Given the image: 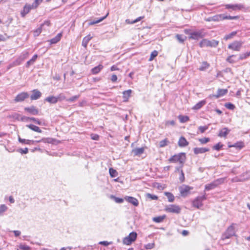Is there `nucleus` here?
<instances>
[{
    "label": "nucleus",
    "instance_id": "11",
    "mask_svg": "<svg viewBox=\"0 0 250 250\" xmlns=\"http://www.w3.org/2000/svg\"><path fill=\"white\" fill-rule=\"evenodd\" d=\"M29 97V94L26 92H22L18 94L14 99L15 103L22 102Z\"/></svg>",
    "mask_w": 250,
    "mask_h": 250
},
{
    "label": "nucleus",
    "instance_id": "4",
    "mask_svg": "<svg viewBox=\"0 0 250 250\" xmlns=\"http://www.w3.org/2000/svg\"><path fill=\"white\" fill-rule=\"evenodd\" d=\"M235 234L234 224H232L227 228L226 231L222 235L221 239L224 240L227 239H229L231 237L235 235Z\"/></svg>",
    "mask_w": 250,
    "mask_h": 250
},
{
    "label": "nucleus",
    "instance_id": "12",
    "mask_svg": "<svg viewBox=\"0 0 250 250\" xmlns=\"http://www.w3.org/2000/svg\"><path fill=\"white\" fill-rule=\"evenodd\" d=\"M226 9H231L233 11L240 10L244 8V6L242 4H228L225 5Z\"/></svg>",
    "mask_w": 250,
    "mask_h": 250
},
{
    "label": "nucleus",
    "instance_id": "55",
    "mask_svg": "<svg viewBox=\"0 0 250 250\" xmlns=\"http://www.w3.org/2000/svg\"><path fill=\"white\" fill-rule=\"evenodd\" d=\"M80 97V95H75L70 98L67 99L66 101L68 102H74L77 100Z\"/></svg>",
    "mask_w": 250,
    "mask_h": 250
},
{
    "label": "nucleus",
    "instance_id": "1",
    "mask_svg": "<svg viewBox=\"0 0 250 250\" xmlns=\"http://www.w3.org/2000/svg\"><path fill=\"white\" fill-rule=\"evenodd\" d=\"M186 159V154L185 153H180L171 157L169 159V161L172 163L179 162V164L182 165V167H183Z\"/></svg>",
    "mask_w": 250,
    "mask_h": 250
},
{
    "label": "nucleus",
    "instance_id": "13",
    "mask_svg": "<svg viewBox=\"0 0 250 250\" xmlns=\"http://www.w3.org/2000/svg\"><path fill=\"white\" fill-rule=\"evenodd\" d=\"M24 109L25 111L33 115H37L39 114L38 109L34 105L25 107Z\"/></svg>",
    "mask_w": 250,
    "mask_h": 250
},
{
    "label": "nucleus",
    "instance_id": "54",
    "mask_svg": "<svg viewBox=\"0 0 250 250\" xmlns=\"http://www.w3.org/2000/svg\"><path fill=\"white\" fill-rule=\"evenodd\" d=\"M158 51L156 50H154L151 53L150 57L149 59V61H152L155 57H156L158 55Z\"/></svg>",
    "mask_w": 250,
    "mask_h": 250
},
{
    "label": "nucleus",
    "instance_id": "63",
    "mask_svg": "<svg viewBox=\"0 0 250 250\" xmlns=\"http://www.w3.org/2000/svg\"><path fill=\"white\" fill-rule=\"evenodd\" d=\"M42 1V0H35V1L32 4V8H36L39 4Z\"/></svg>",
    "mask_w": 250,
    "mask_h": 250
},
{
    "label": "nucleus",
    "instance_id": "19",
    "mask_svg": "<svg viewBox=\"0 0 250 250\" xmlns=\"http://www.w3.org/2000/svg\"><path fill=\"white\" fill-rule=\"evenodd\" d=\"M244 143L242 141H238L233 145H229V147H235L238 149H241L244 147Z\"/></svg>",
    "mask_w": 250,
    "mask_h": 250
},
{
    "label": "nucleus",
    "instance_id": "9",
    "mask_svg": "<svg viewBox=\"0 0 250 250\" xmlns=\"http://www.w3.org/2000/svg\"><path fill=\"white\" fill-rule=\"evenodd\" d=\"M224 182V179L220 178L218 179L212 183L207 184L205 186V190L208 191L210 190H211L212 189H214L216 187H217L219 185L221 184Z\"/></svg>",
    "mask_w": 250,
    "mask_h": 250
},
{
    "label": "nucleus",
    "instance_id": "32",
    "mask_svg": "<svg viewBox=\"0 0 250 250\" xmlns=\"http://www.w3.org/2000/svg\"><path fill=\"white\" fill-rule=\"evenodd\" d=\"M62 36V35L61 33L58 34L56 37L51 39L50 40V43L51 44H55V43H57L61 40V38Z\"/></svg>",
    "mask_w": 250,
    "mask_h": 250
},
{
    "label": "nucleus",
    "instance_id": "56",
    "mask_svg": "<svg viewBox=\"0 0 250 250\" xmlns=\"http://www.w3.org/2000/svg\"><path fill=\"white\" fill-rule=\"evenodd\" d=\"M233 182H244V179H242L240 175L236 176L232 179Z\"/></svg>",
    "mask_w": 250,
    "mask_h": 250
},
{
    "label": "nucleus",
    "instance_id": "5",
    "mask_svg": "<svg viewBox=\"0 0 250 250\" xmlns=\"http://www.w3.org/2000/svg\"><path fill=\"white\" fill-rule=\"evenodd\" d=\"M165 210L168 213L179 214L181 211V208L178 205L171 204L166 206Z\"/></svg>",
    "mask_w": 250,
    "mask_h": 250
},
{
    "label": "nucleus",
    "instance_id": "45",
    "mask_svg": "<svg viewBox=\"0 0 250 250\" xmlns=\"http://www.w3.org/2000/svg\"><path fill=\"white\" fill-rule=\"evenodd\" d=\"M239 18V16H227L224 14V17L223 19L224 20H237Z\"/></svg>",
    "mask_w": 250,
    "mask_h": 250
},
{
    "label": "nucleus",
    "instance_id": "25",
    "mask_svg": "<svg viewBox=\"0 0 250 250\" xmlns=\"http://www.w3.org/2000/svg\"><path fill=\"white\" fill-rule=\"evenodd\" d=\"M132 93V90L131 89H128L127 90L124 91L123 92V97L124 99V101L126 102L128 101V99L131 96V93Z\"/></svg>",
    "mask_w": 250,
    "mask_h": 250
},
{
    "label": "nucleus",
    "instance_id": "31",
    "mask_svg": "<svg viewBox=\"0 0 250 250\" xmlns=\"http://www.w3.org/2000/svg\"><path fill=\"white\" fill-rule=\"evenodd\" d=\"M103 66L102 64H99L97 66L94 67L91 69V72L93 74H98L102 69Z\"/></svg>",
    "mask_w": 250,
    "mask_h": 250
},
{
    "label": "nucleus",
    "instance_id": "10",
    "mask_svg": "<svg viewBox=\"0 0 250 250\" xmlns=\"http://www.w3.org/2000/svg\"><path fill=\"white\" fill-rule=\"evenodd\" d=\"M243 42L241 41H234L228 45V48L236 51H239Z\"/></svg>",
    "mask_w": 250,
    "mask_h": 250
},
{
    "label": "nucleus",
    "instance_id": "22",
    "mask_svg": "<svg viewBox=\"0 0 250 250\" xmlns=\"http://www.w3.org/2000/svg\"><path fill=\"white\" fill-rule=\"evenodd\" d=\"M230 130L227 127H224L221 129L218 134L220 137H226L229 132Z\"/></svg>",
    "mask_w": 250,
    "mask_h": 250
},
{
    "label": "nucleus",
    "instance_id": "14",
    "mask_svg": "<svg viewBox=\"0 0 250 250\" xmlns=\"http://www.w3.org/2000/svg\"><path fill=\"white\" fill-rule=\"evenodd\" d=\"M192 188L188 186H185L183 187L180 188V192L182 196H186L189 193V191Z\"/></svg>",
    "mask_w": 250,
    "mask_h": 250
},
{
    "label": "nucleus",
    "instance_id": "35",
    "mask_svg": "<svg viewBox=\"0 0 250 250\" xmlns=\"http://www.w3.org/2000/svg\"><path fill=\"white\" fill-rule=\"evenodd\" d=\"M242 179H244V181L248 180L250 179V171H247L243 173L240 175Z\"/></svg>",
    "mask_w": 250,
    "mask_h": 250
},
{
    "label": "nucleus",
    "instance_id": "6",
    "mask_svg": "<svg viewBox=\"0 0 250 250\" xmlns=\"http://www.w3.org/2000/svg\"><path fill=\"white\" fill-rule=\"evenodd\" d=\"M137 236V233L136 232L132 231L127 236L124 238L123 242L125 245H129L136 240Z\"/></svg>",
    "mask_w": 250,
    "mask_h": 250
},
{
    "label": "nucleus",
    "instance_id": "34",
    "mask_svg": "<svg viewBox=\"0 0 250 250\" xmlns=\"http://www.w3.org/2000/svg\"><path fill=\"white\" fill-rule=\"evenodd\" d=\"M224 17V14H219L215 15L212 17V21H220L224 20L223 18Z\"/></svg>",
    "mask_w": 250,
    "mask_h": 250
},
{
    "label": "nucleus",
    "instance_id": "57",
    "mask_svg": "<svg viewBox=\"0 0 250 250\" xmlns=\"http://www.w3.org/2000/svg\"><path fill=\"white\" fill-rule=\"evenodd\" d=\"M223 145L221 143H218L216 145L213 146V149L217 151H219L222 147Z\"/></svg>",
    "mask_w": 250,
    "mask_h": 250
},
{
    "label": "nucleus",
    "instance_id": "18",
    "mask_svg": "<svg viewBox=\"0 0 250 250\" xmlns=\"http://www.w3.org/2000/svg\"><path fill=\"white\" fill-rule=\"evenodd\" d=\"M188 144L189 143L187 141L186 139L183 136H181L179 138V140L178 142V146L181 147L187 146H188Z\"/></svg>",
    "mask_w": 250,
    "mask_h": 250
},
{
    "label": "nucleus",
    "instance_id": "52",
    "mask_svg": "<svg viewBox=\"0 0 250 250\" xmlns=\"http://www.w3.org/2000/svg\"><path fill=\"white\" fill-rule=\"evenodd\" d=\"M43 26V24H42L40 27L34 31V36H38L42 32V27Z\"/></svg>",
    "mask_w": 250,
    "mask_h": 250
},
{
    "label": "nucleus",
    "instance_id": "16",
    "mask_svg": "<svg viewBox=\"0 0 250 250\" xmlns=\"http://www.w3.org/2000/svg\"><path fill=\"white\" fill-rule=\"evenodd\" d=\"M125 199L127 202L131 204L132 205H133V206H134L135 207L138 206L139 205V202H138V200L135 197L126 196L125 197Z\"/></svg>",
    "mask_w": 250,
    "mask_h": 250
},
{
    "label": "nucleus",
    "instance_id": "60",
    "mask_svg": "<svg viewBox=\"0 0 250 250\" xmlns=\"http://www.w3.org/2000/svg\"><path fill=\"white\" fill-rule=\"evenodd\" d=\"M154 247H155V244L154 243H148L145 246V248L146 250H151V249L154 248Z\"/></svg>",
    "mask_w": 250,
    "mask_h": 250
},
{
    "label": "nucleus",
    "instance_id": "62",
    "mask_svg": "<svg viewBox=\"0 0 250 250\" xmlns=\"http://www.w3.org/2000/svg\"><path fill=\"white\" fill-rule=\"evenodd\" d=\"M167 139L162 140L160 142L159 145L160 147H164L167 145Z\"/></svg>",
    "mask_w": 250,
    "mask_h": 250
},
{
    "label": "nucleus",
    "instance_id": "53",
    "mask_svg": "<svg viewBox=\"0 0 250 250\" xmlns=\"http://www.w3.org/2000/svg\"><path fill=\"white\" fill-rule=\"evenodd\" d=\"M209 141H210V139L209 138L204 137L203 138L199 139V141L202 144H205L209 142Z\"/></svg>",
    "mask_w": 250,
    "mask_h": 250
},
{
    "label": "nucleus",
    "instance_id": "40",
    "mask_svg": "<svg viewBox=\"0 0 250 250\" xmlns=\"http://www.w3.org/2000/svg\"><path fill=\"white\" fill-rule=\"evenodd\" d=\"M110 199H113L117 203H122L124 202V199L121 198L116 197L114 195H111L110 196Z\"/></svg>",
    "mask_w": 250,
    "mask_h": 250
},
{
    "label": "nucleus",
    "instance_id": "23",
    "mask_svg": "<svg viewBox=\"0 0 250 250\" xmlns=\"http://www.w3.org/2000/svg\"><path fill=\"white\" fill-rule=\"evenodd\" d=\"M144 147L136 148L132 150V153L134 156H139L144 152Z\"/></svg>",
    "mask_w": 250,
    "mask_h": 250
},
{
    "label": "nucleus",
    "instance_id": "44",
    "mask_svg": "<svg viewBox=\"0 0 250 250\" xmlns=\"http://www.w3.org/2000/svg\"><path fill=\"white\" fill-rule=\"evenodd\" d=\"M165 218V216H160L153 218V221L156 223L162 222Z\"/></svg>",
    "mask_w": 250,
    "mask_h": 250
},
{
    "label": "nucleus",
    "instance_id": "48",
    "mask_svg": "<svg viewBox=\"0 0 250 250\" xmlns=\"http://www.w3.org/2000/svg\"><path fill=\"white\" fill-rule=\"evenodd\" d=\"M236 55H231L229 56L227 59L226 61L230 63H233L236 62V61H235L232 58L235 57Z\"/></svg>",
    "mask_w": 250,
    "mask_h": 250
},
{
    "label": "nucleus",
    "instance_id": "43",
    "mask_svg": "<svg viewBox=\"0 0 250 250\" xmlns=\"http://www.w3.org/2000/svg\"><path fill=\"white\" fill-rule=\"evenodd\" d=\"M29 55V53L27 52H23L21 55L18 58L19 59L21 60V62L26 59Z\"/></svg>",
    "mask_w": 250,
    "mask_h": 250
},
{
    "label": "nucleus",
    "instance_id": "7",
    "mask_svg": "<svg viewBox=\"0 0 250 250\" xmlns=\"http://www.w3.org/2000/svg\"><path fill=\"white\" fill-rule=\"evenodd\" d=\"M207 196L206 194L203 196L197 197L192 202V206L197 208H200L203 206V201L206 200Z\"/></svg>",
    "mask_w": 250,
    "mask_h": 250
},
{
    "label": "nucleus",
    "instance_id": "49",
    "mask_svg": "<svg viewBox=\"0 0 250 250\" xmlns=\"http://www.w3.org/2000/svg\"><path fill=\"white\" fill-rule=\"evenodd\" d=\"M8 208L7 206L4 205L2 204L0 206V215H2L3 212L6 211L7 210Z\"/></svg>",
    "mask_w": 250,
    "mask_h": 250
},
{
    "label": "nucleus",
    "instance_id": "15",
    "mask_svg": "<svg viewBox=\"0 0 250 250\" xmlns=\"http://www.w3.org/2000/svg\"><path fill=\"white\" fill-rule=\"evenodd\" d=\"M32 94L30 96L31 100H36L42 96V93L38 89H34L32 91Z\"/></svg>",
    "mask_w": 250,
    "mask_h": 250
},
{
    "label": "nucleus",
    "instance_id": "27",
    "mask_svg": "<svg viewBox=\"0 0 250 250\" xmlns=\"http://www.w3.org/2000/svg\"><path fill=\"white\" fill-rule=\"evenodd\" d=\"M21 60H20L18 58L15 61H14L12 63H10L7 66V70H8L10 69V68H11L12 67L19 65L20 64H21Z\"/></svg>",
    "mask_w": 250,
    "mask_h": 250
},
{
    "label": "nucleus",
    "instance_id": "17",
    "mask_svg": "<svg viewBox=\"0 0 250 250\" xmlns=\"http://www.w3.org/2000/svg\"><path fill=\"white\" fill-rule=\"evenodd\" d=\"M209 150V149L206 147H195L193 149L194 153L196 155L204 153Z\"/></svg>",
    "mask_w": 250,
    "mask_h": 250
},
{
    "label": "nucleus",
    "instance_id": "28",
    "mask_svg": "<svg viewBox=\"0 0 250 250\" xmlns=\"http://www.w3.org/2000/svg\"><path fill=\"white\" fill-rule=\"evenodd\" d=\"M92 38V37L90 35H88L87 36L83 38L82 43V46L86 48L87 47L88 42L91 40Z\"/></svg>",
    "mask_w": 250,
    "mask_h": 250
},
{
    "label": "nucleus",
    "instance_id": "46",
    "mask_svg": "<svg viewBox=\"0 0 250 250\" xmlns=\"http://www.w3.org/2000/svg\"><path fill=\"white\" fill-rule=\"evenodd\" d=\"M209 65L207 62H203L202 66L199 68L201 71H204L209 67Z\"/></svg>",
    "mask_w": 250,
    "mask_h": 250
},
{
    "label": "nucleus",
    "instance_id": "20",
    "mask_svg": "<svg viewBox=\"0 0 250 250\" xmlns=\"http://www.w3.org/2000/svg\"><path fill=\"white\" fill-rule=\"evenodd\" d=\"M32 8V5H25L23 8V10L21 12V15L22 17H24L26 14H27Z\"/></svg>",
    "mask_w": 250,
    "mask_h": 250
},
{
    "label": "nucleus",
    "instance_id": "36",
    "mask_svg": "<svg viewBox=\"0 0 250 250\" xmlns=\"http://www.w3.org/2000/svg\"><path fill=\"white\" fill-rule=\"evenodd\" d=\"M164 194L167 197L168 202H173L174 201L175 197L171 193L165 192Z\"/></svg>",
    "mask_w": 250,
    "mask_h": 250
},
{
    "label": "nucleus",
    "instance_id": "30",
    "mask_svg": "<svg viewBox=\"0 0 250 250\" xmlns=\"http://www.w3.org/2000/svg\"><path fill=\"white\" fill-rule=\"evenodd\" d=\"M37 58L38 55L37 54H35L32 58L26 62L25 66L26 67H29L31 65L34 64Z\"/></svg>",
    "mask_w": 250,
    "mask_h": 250
},
{
    "label": "nucleus",
    "instance_id": "61",
    "mask_svg": "<svg viewBox=\"0 0 250 250\" xmlns=\"http://www.w3.org/2000/svg\"><path fill=\"white\" fill-rule=\"evenodd\" d=\"M208 126H200L198 127V129L201 133H203L208 129Z\"/></svg>",
    "mask_w": 250,
    "mask_h": 250
},
{
    "label": "nucleus",
    "instance_id": "24",
    "mask_svg": "<svg viewBox=\"0 0 250 250\" xmlns=\"http://www.w3.org/2000/svg\"><path fill=\"white\" fill-rule=\"evenodd\" d=\"M44 100L52 104H55L58 102L57 97L54 96H48L46 97Z\"/></svg>",
    "mask_w": 250,
    "mask_h": 250
},
{
    "label": "nucleus",
    "instance_id": "41",
    "mask_svg": "<svg viewBox=\"0 0 250 250\" xmlns=\"http://www.w3.org/2000/svg\"><path fill=\"white\" fill-rule=\"evenodd\" d=\"M176 38L180 42L183 43L186 39V37L183 36V35L177 34L176 35Z\"/></svg>",
    "mask_w": 250,
    "mask_h": 250
},
{
    "label": "nucleus",
    "instance_id": "29",
    "mask_svg": "<svg viewBox=\"0 0 250 250\" xmlns=\"http://www.w3.org/2000/svg\"><path fill=\"white\" fill-rule=\"evenodd\" d=\"M26 127L30 128L33 131H34L35 132H38V133H42V131L40 129V128L37 126H36L34 125L30 124V125H26Z\"/></svg>",
    "mask_w": 250,
    "mask_h": 250
},
{
    "label": "nucleus",
    "instance_id": "21",
    "mask_svg": "<svg viewBox=\"0 0 250 250\" xmlns=\"http://www.w3.org/2000/svg\"><path fill=\"white\" fill-rule=\"evenodd\" d=\"M228 90L227 89H218L217 90V94L214 95L213 96L216 98H218L220 97L225 95L228 93Z\"/></svg>",
    "mask_w": 250,
    "mask_h": 250
},
{
    "label": "nucleus",
    "instance_id": "26",
    "mask_svg": "<svg viewBox=\"0 0 250 250\" xmlns=\"http://www.w3.org/2000/svg\"><path fill=\"white\" fill-rule=\"evenodd\" d=\"M206 104V101L205 100H202L197 103L192 108L194 110H199Z\"/></svg>",
    "mask_w": 250,
    "mask_h": 250
},
{
    "label": "nucleus",
    "instance_id": "37",
    "mask_svg": "<svg viewBox=\"0 0 250 250\" xmlns=\"http://www.w3.org/2000/svg\"><path fill=\"white\" fill-rule=\"evenodd\" d=\"M178 118L180 122L182 123L187 122L189 120L188 116L179 115Z\"/></svg>",
    "mask_w": 250,
    "mask_h": 250
},
{
    "label": "nucleus",
    "instance_id": "38",
    "mask_svg": "<svg viewBox=\"0 0 250 250\" xmlns=\"http://www.w3.org/2000/svg\"><path fill=\"white\" fill-rule=\"evenodd\" d=\"M250 56V51L240 54L238 60H243Z\"/></svg>",
    "mask_w": 250,
    "mask_h": 250
},
{
    "label": "nucleus",
    "instance_id": "47",
    "mask_svg": "<svg viewBox=\"0 0 250 250\" xmlns=\"http://www.w3.org/2000/svg\"><path fill=\"white\" fill-rule=\"evenodd\" d=\"M57 99L58 100V102H61L63 100L66 101V98L65 95L63 93L59 94L57 96H56Z\"/></svg>",
    "mask_w": 250,
    "mask_h": 250
},
{
    "label": "nucleus",
    "instance_id": "42",
    "mask_svg": "<svg viewBox=\"0 0 250 250\" xmlns=\"http://www.w3.org/2000/svg\"><path fill=\"white\" fill-rule=\"evenodd\" d=\"M110 175L111 177H116L118 176V172L112 168H110L109 169Z\"/></svg>",
    "mask_w": 250,
    "mask_h": 250
},
{
    "label": "nucleus",
    "instance_id": "3",
    "mask_svg": "<svg viewBox=\"0 0 250 250\" xmlns=\"http://www.w3.org/2000/svg\"><path fill=\"white\" fill-rule=\"evenodd\" d=\"M51 140L52 139L51 138H43L40 140L34 141V140H26L24 139H21L20 137H19V138H18V140L20 143H21L22 144H27V145H33L35 143H40L41 142H43L44 143L47 142L48 143H51Z\"/></svg>",
    "mask_w": 250,
    "mask_h": 250
},
{
    "label": "nucleus",
    "instance_id": "33",
    "mask_svg": "<svg viewBox=\"0 0 250 250\" xmlns=\"http://www.w3.org/2000/svg\"><path fill=\"white\" fill-rule=\"evenodd\" d=\"M143 18H144L143 16V17L141 16L133 21H130L129 19H126L125 20V22L127 24H132L135 23L140 21Z\"/></svg>",
    "mask_w": 250,
    "mask_h": 250
},
{
    "label": "nucleus",
    "instance_id": "2",
    "mask_svg": "<svg viewBox=\"0 0 250 250\" xmlns=\"http://www.w3.org/2000/svg\"><path fill=\"white\" fill-rule=\"evenodd\" d=\"M219 43L218 41L215 40H208L207 39H203L199 43L200 47H216Z\"/></svg>",
    "mask_w": 250,
    "mask_h": 250
},
{
    "label": "nucleus",
    "instance_id": "8",
    "mask_svg": "<svg viewBox=\"0 0 250 250\" xmlns=\"http://www.w3.org/2000/svg\"><path fill=\"white\" fill-rule=\"evenodd\" d=\"M205 35L204 30L202 29L198 31H193L192 33L190 34V36H189V38L192 40H198L204 38Z\"/></svg>",
    "mask_w": 250,
    "mask_h": 250
},
{
    "label": "nucleus",
    "instance_id": "39",
    "mask_svg": "<svg viewBox=\"0 0 250 250\" xmlns=\"http://www.w3.org/2000/svg\"><path fill=\"white\" fill-rule=\"evenodd\" d=\"M108 13H107L105 16H104L96 21H90L89 23V25H93V24L98 23L102 21H103L104 19H105L106 18V17L108 16Z\"/></svg>",
    "mask_w": 250,
    "mask_h": 250
},
{
    "label": "nucleus",
    "instance_id": "50",
    "mask_svg": "<svg viewBox=\"0 0 250 250\" xmlns=\"http://www.w3.org/2000/svg\"><path fill=\"white\" fill-rule=\"evenodd\" d=\"M237 33V32L236 31H233V32H232L231 33H230V34H228L227 35H226L224 37V39L225 40H228L229 39H231L233 36H234Z\"/></svg>",
    "mask_w": 250,
    "mask_h": 250
},
{
    "label": "nucleus",
    "instance_id": "51",
    "mask_svg": "<svg viewBox=\"0 0 250 250\" xmlns=\"http://www.w3.org/2000/svg\"><path fill=\"white\" fill-rule=\"evenodd\" d=\"M225 106L227 108L230 109V110H233L235 107V105L230 103H226L225 104Z\"/></svg>",
    "mask_w": 250,
    "mask_h": 250
},
{
    "label": "nucleus",
    "instance_id": "64",
    "mask_svg": "<svg viewBox=\"0 0 250 250\" xmlns=\"http://www.w3.org/2000/svg\"><path fill=\"white\" fill-rule=\"evenodd\" d=\"M20 248L22 250H30V247L25 245H21L20 246Z\"/></svg>",
    "mask_w": 250,
    "mask_h": 250
},
{
    "label": "nucleus",
    "instance_id": "58",
    "mask_svg": "<svg viewBox=\"0 0 250 250\" xmlns=\"http://www.w3.org/2000/svg\"><path fill=\"white\" fill-rule=\"evenodd\" d=\"M17 152L23 154H27L28 152V149L27 147H25L24 149L20 148L17 150Z\"/></svg>",
    "mask_w": 250,
    "mask_h": 250
},
{
    "label": "nucleus",
    "instance_id": "59",
    "mask_svg": "<svg viewBox=\"0 0 250 250\" xmlns=\"http://www.w3.org/2000/svg\"><path fill=\"white\" fill-rule=\"evenodd\" d=\"M146 197L150 199L151 200H157L158 197L155 195H153L150 193H147L146 194Z\"/></svg>",
    "mask_w": 250,
    "mask_h": 250
}]
</instances>
